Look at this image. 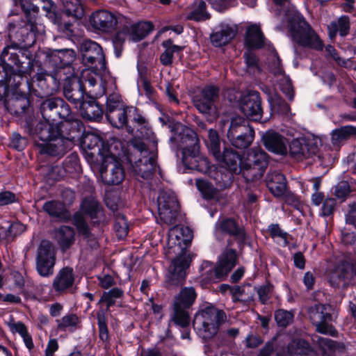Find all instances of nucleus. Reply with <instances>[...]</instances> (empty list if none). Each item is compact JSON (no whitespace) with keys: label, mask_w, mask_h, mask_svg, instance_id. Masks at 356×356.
<instances>
[{"label":"nucleus","mask_w":356,"mask_h":356,"mask_svg":"<svg viewBox=\"0 0 356 356\" xmlns=\"http://www.w3.org/2000/svg\"><path fill=\"white\" fill-rule=\"evenodd\" d=\"M74 58V51L69 49L49 53L47 63L52 70L47 73L40 69L33 78L32 83L27 81L29 89L40 97L53 95L58 90L60 81L67 78L66 70L70 69Z\"/></svg>","instance_id":"f257e3e1"},{"label":"nucleus","mask_w":356,"mask_h":356,"mask_svg":"<svg viewBox=\"0 0 356 356\" xmlns=\"http://www.w3.org/2000/svg\"><path fill=\"white\" fill-rule=\"evenodd\" d=\"M193 238L192 230L188 227H174L169 233L168 245L170 248H177L181 251L169 267V275L167 277L168 287L181 286L186 280V270L188 268L191 259L183 252Z\"/></svg>","instance_id":"f03ea898"},{"label":"nucleus","mask_w":356,"mask_h":356,"mask_svg":"<svg viewBox=\"0 0 356 356\" xmlns=\"http://www.w3.org/2000/svg\"><path fill=\"white\" fill-rule=\"evenodd\" d=\"M171 142L182 149V163L188 169L207 173L211 168L207 158L200 152L199 139L196 133L190 129H184L177 136L171 137Z\"/></svg>","instance_id":"7ed1b4c3"},{"label":"nucleus","mask_w":356,"mask_h":356,"mask_svg":"<svg viewBox=\"0 0 356 356\" xmlns=\"http://www.w3.org/2000/svg\"><path fill=\"white\" fill-rule=\"evenodd\" d=\"M227 323V316L223 310L209 305L195 315L193 326L204 339H209L216 335Z\"/></svg>","instance_id":"20e7f679"},{"label":"nucleus","mask_w":356,"mask_h":356,"mask_svg":"<svg viewBox=\"0 0 356 356\" xmlns=\"http://www.w3.org/2000/svg\"><path fill=\"white\" fill-rule=\"evenodd\" d=\"M134 152L129 157L134 172L144 179H151L157 168L156 153L146 147L143 142L132 143Z\"/></svg>","instance_id":"39448f33"},{"label":"nucleus","mask_w":356,"mask_h":356,"mask_svg":"<svg viewBox=\"0 0 356 356\" xmlns=\"http://www.w3.org/2000/svg\"><path fill=\"white\" fill-rule=\"evenodd\" d=\"M268 163V155L261 147L250 148L241 162L243 177L248 182L260 179L264 175Z\"/></svg>","instance_id":"423d86ee"},{"label":"nucleus","mask_w":356,"mask_h":356,"mask_svg":"<svg viewBox=\"0 0 356 356\" xmlns=\"http://www.w3.org/2000/svg\"><path fill=\"white\" fill-rule=\"evenodd\" d=\"M197 293L193 286H185L175 296L172 305L171 321L181 327H187L190 323L188 309L197 298Z\"/></svg>","instance_id":"0eeeda50"},{"label":"nucleus","mask_w":356,"mask_h":356,"mask_svg":"<svg viewBox=\"0 0 356 356\" xmlns=\"http://www.w3.org/2000/svg\"><path fill=\"white\" fill-rule=\"evenodd\" d=\"M296 18V22L291 24L293 40L300 46L316 51L322 50L323 43L311 26L302 17L297 15Z\"/></svg>","instance_id":"6e6552de"},{"label":"nucleus","mask_w":356,"mask_h":356,"mask_svg":"<svg viewBox=\"0 0 356 356\" xmlns=\"http://www.w3.org/2000/svg\"><path fill=\"white\" fill-rule=\"evenodd\" d=\"M227 136L232 146L245 149L253 142L255 133L245 118L238 116L232 119Z\"/></svg>","instance_id":"1a4fd4ad"},{"label":"nucleus","mask_w":356,"mask_h":356,"mask_svg":"<svg viewBox=\"0 0 356 356\" xmlns=\"http://www.w3.org/2000/svg\"><path fill=\"white\" fill-rule=\"evenodd\" d=\"M80 51L83 65L97 74L106 73L105 56L99 44L92 40H85L81 44Z\"/></svg>","instance_id":"9d476101"},{"label":"nucleus","mask_w":356,"mask_h":356,"mask_svg":"<svg viewBox=\"0 0 356 356\" xmlns=\"http://www.w3.org/2000/svg\"><path fill=\"white\" fill-rule=\"evenodd\" d=\"M329 282L334 287H345L356 284V261L348 259L339 261L330 270Z\"/></svg>","instance_id":"9b49d317"},{"label":"nucleus","mask_w":356,"mask_h":356,"mask_svg":"<svg viewBox=\"0 0 356 356\" xmlns=\"http://www.w3.org/2000/svg\"><path fill=\"white\" fill-rule=\"evenodd\" d=\"M18 49V45L13 44L7 45L5 47L1 54V60L13 74H17L19 77H22L23 74H30L33 70V61L31 57V54H26L22 53V55H25L28 59L26 66H24V62H22L19 58V55L17 53Z\"/></svg>","instance_id":"f8f14e48"},{"label":"nucleus","mask_w":356,"mask_h":356,"mask_svg":"<svg viewBox=\"0 0 356 356\" xmlns=\"http://www.w3.org/2000/svg\"><path fill=\"white\" fill-rule=\"evenodd\" d=\"M160 220L166 225L175 223L179 211V202L175 194L170 190H162L157 198Z\"/></svg>","instance_id":"ddd939ff"},{"label":"nucleus","mask_w":356,"mask_h":356,"mask_svg":"<svg viewBox=\"0 0 356 356\" xmlns=\"http://www.w3.org/2000/svg\"><path fill=\"white\" fill-rule=\"evenodd\" d=\"M99 169L103 182L108 185H118L124 179V171L117 158L111 153L102 155Z\"/></svg>","instance_id":"4468645a"},{"label":"nucleus","mask_w":356,"mask_h":356,"mask_svg":"<svg viewBox=\"0 0 356 356\" xmlns=\"http://www.w3.org/2000/svg\"><path fill=\"white\" fill-rule=\"evenodd\" d=\"M71 132L66 134V136L61 133L60 136H56L45 143H40L35 140V146L41 154H48L51 156H63L67 150L71 148L72 141L75 136Z\"/></svg>","instance_id":"2eb2a0df"},{"label":"nucleus","mask_w":356,"mask_h":356,"mask_svg":"<svg viewBox=\"0 0 356 356\" xmlns=\"http://www.w3.org/2000/svg\"><path fill=\"white\" fill-rule=\"evenodd\" d=\"M55 261V252L52 243L47 240L42 241L38 248L36 256V270L39 275L44 277L52 275Z\"/></svg>","instance_id":"dca6fc26"},{"label":"nucleus","mask_w":356,"mask_h":356,"mask_svg":"<svg viewBox=\"0 0 356 356\" xmlns=\"http://www.w3.org/2000/svg\"><path fill=\"white\" fill-rule=\"evenodd\" d=\"M308 313L309 319L316 327V331L323 334L336 336L337 331L329 323L332 321V316L327 307L323 304H317L311 307Z\"/></svg>","instance_id":"f3484780"},{"label":"nucleus","mask_w":356,"mask_h":356,"mask_svg":"<svg viewBox=\"0 0 356 356\" xmlns=\"http://www.w3.org/2000/svg\"><path fill=\"white\" fill-rule=\"evenodd\" d=\"M219 88L214 86H205L199 94L193 97V104L199 112L211 114L216 112L214 103L218 97Z\"/></svg>","instance_id":"a211bd4d"},{"label":"nucleus","mask_w":356,"mask_h":356,"mask_svg":"<svg viewBox=\"0 0 356 356\" xmlns=\"http://www.w3.org/2000/svg\"><path fill=\"white\" fill-rule=\"evenodd\" d=\"M240 108L241 112L250 120H260L263 109L259 93L255 90H250L243 95L240 100Z\"/></svg>","instance_id":"6ab92c4d"},{"label":"nucleus","mask_w":356,"mask_h":356,"mask_svg":"<svg viewBox=\"0 0 356 356\" xmlns=\"http://www.w3.org/2000/svg\"><path fill=\"white\" fill-rule=\"evenodd\" d=\"M121 15H115L106 10H99L93 13L90 22L92 26L104 33H109L115 29L119 22H121Z\"/></svg>","instance_id":"aec40b11"},{"label":"nucleus","mask_w":356,"mask_h":356,"mask_svg":"<svg viewBox=\"0 0 356 356\" xmlns=\"http://www.w3.org/2000/svg\"><path fill=\"white\" fill-rule=\"evenodd\" d=\"M216 228L218 232L233 236L240 249H242L248 243V236L245 229L240 227L233 218H225L219 220L216 225Z\"/></svg>","instance_id":"412c9836"},{"label":"nucleus","mask_w":356,"mask_h":356,"mask_svg":"<svg viewBox=\"0 0 356 356\" xmlns=\"http://www.w3.org/2000/svg\"><path fill=\"white\" fill-rule=\"evenodd\" d=\"M70 73V69L66 70V81L63 87V93L65 98L74 104L76 107L80 106L86 99H84V86L81 79L77 78L70 79L67 74Z\"/></svg>","instance_id":"4be33fe9"},{"label":"nucleus","mask_w":356,"mask_h":356,"mask_svg":"<svg viewBox=\"0 0 356 356\" xmlns=\"http://www.w3.org/2000/svg\"><path fill=\"white\" fill-rule=\"evenodd\" d=\"M86 154L92 161L102 159V155L110 153L109 150L104 147L102 138L95 134L88 133L85 135L81 144Z\"/></svg>","instance_id":"5701e85b"},{"label":"nucleus","mask_w":356,"mask_h":356,"mask_svg":"<svg viewBox=\"0 0 356 356\" xmlns=\"http://www.w3.org/2000/svg\"><path fill=\"white\" fill-rule=\"evenodd\" d=\"M56 118L65 120L64 122L58 124L64 131L68 130L71 134L80 133L83 130V124L82 122L74 118L71 113L70 106L62 99V104H59V108L56 113Z\"/></svg>","instance_id":"b1692460"},{"label":"nucleus","mask_w":356,"mask_h":356,"mask_svg":"<svg viewBox=\"0 0 356 356\" xmlns=\"http://www.w3.org/2000/svg\"><path fill=\"white\" fill-rule=\"evenodd\" d=\"M80 210L88 216L94 225L105 220L104 209L100 202L93 196L86 197L80 204Z\"/></svg>","instance_id":"393cba45"},{"label":"nucleus","mask_w":356,"mask_h":356,"mask_svg":"<svg viewBox=\"0 0 356 356\" xmlns=\"http://www.w3.org/2000/svg\"><path fill=\"white\" fill-rule=\"evenodd\" d=\"M75 281V275L73 268L64 267L60 269L52 282V288L59 295L67 293L70 291Z\"/></svg>","instance_id":"a878e982"},{"label":"nucleus","mask_w":356,"mask_h":356,"mask_svg":"<svg viewBox=\"0 0 356 356\" xmlns=\"http://www.w3.org/2000/svg\"><path fill=\"white\" fill-rule=\"evenodd\" d=\"M213 156L222 168L233 173L241 172V162L243 160H241L239 154L236 151L231 148H226L222 154H220L219 151Z\"/></svg>","instance_id":"bb28decb"},{"label":"nucleus","mask_w":356,"mask_h":356,"mask_svg":"<svg viewBox=\"0 0 356 356\" xmlns=\"http://www.w3.org/2000/svg\"><path fill=\"white\" fill-rule=\"evenodd\" d=\"M65 131L60 126L53 121L45 120L40 122L35 129V141L45 143L56 136H58Z\"/></svg>","instance_id":"cd10ccee"},{"label":"nucleus","mask_w":356,"mask_h":356,"mask_svg":"<svg viewBox=\"0 0 356 356\" xmlns=\"http://www.w3.org/2000/svg\"><path fill=\"white\" fill-rule=\"evenodd\" d=\"M236 251L232 248H226L221 254L218 264L215 268L214 272L217 279H222L227 276L236 264Z\"/></svg>","instance_id":"c85d7f7f"},{"label":"nucleus","mask_w":356,"mask_h":356,"mask_svg":"<svg viewBox=\"0 0 356 356\" xmlns=\"http://www.w3.org/2000/svg\"><path fill=\"white\" fill-rule=\"evenodd\" d=\"M121 22H125L126 29L129 33V38L133 41H139L148 35L154 29V26L149 22L133 23L129 19L120 17Z\"/></svg>","instance_id":"c756f323"},{"label":"nucleus","mask_w":356,"mask_h":356,"mask_svg":"<svg viewBox=\"0 0 356 356\" xmlns=\"http://www.w3.org/2000/svg\"><path fill=\"white\" fill-rule=\"evenodd\" d=\"M79 107L81 116L90 121L99 120L102 118L103 110L95 99L87 96Z\"/></svg>","instance_id":"7c9ffc66"},{"label":"nucleus","mask_w":356,"mask_h":356,"mask_svg":"<svg viewBox=\"0 0 356 356\" xmlns=\"http://www.w3.org/2000/svg\"><path fill=\"white\" fill-rule=\"evenodd\" d=\"M264 143L269 152L281 155H285L287 153L286 138L277 133H266L264 137Z\"/></svg>","instance_id":"2f4dec72"},{"label":"nucleus","mask_w":356,"mask_h":356,"mask_svg":"<svg viewBox=\"0 0 356 356\" xmlns=\"http://www.w3.org/2000/svg\"><path fill=\"white\" fill-rule=\"evenodd\" d=\"M131 106H125L120 110H115L109 113H106V117L109 122L115 128L122 129L126 127L129 133L133 134L134 128L127 124Z\"/></svg>","instance_id":"473e14b6"},{"label":"nucleus","mask_w":356,"mask_h":356,"mask_svg":"<svg viewBox=\"0 0 356 356\" xmlns=\"http://www.w3.org/2000/svg\"><path fill=\"white\" fill-rule=\"evenodd\" d=\"M129 117L132 118V122L135 124V127L139 131L143 138H151L154 135L149 121L146 118L139 113L137 108L131 106Z\"/></svg>","instance_id":"72a5a7b5"},{"label":"nucleus","mask_w":356,"mask_h":356,"mask_svg":"<svg viewBox=\"0 0 356 356\" xmlns=\"http://www.w3.org/2000/svg\"><path fill=\"white\" fill-rule=\"evenodd\" d=\"M266 185L274 196L281 197L286 188L285 177L278 172L268 173L266 176Z\"/></svg>","instance_id":"f704fd0d"},{"label":"nucleus","mask_w":356,"mask_h":356,"mask_svg":"<svg viewBox=\"0 0 356 356\" xmlns=\"http://www.w3.org/2000/svg\"><path fill=\"white\" fill-rule=\"evenodd\" d=\"M235 28L229 25H221L218 30L213 33L211 42L215 47H222L229 43L236 35Z\"/></svg>","instance_id":"c9c22d12"},{"label":"nucleus","mask_w":356,"mask_h":356,"mask_svg":"<svg viewBox=\"0 0 356 356\" xmlns=\"http://www.w3.org/2000/svg\"><path fill=\"white\" fill-rule=\"evenodd\" d=\"M72 220L73 224L76 227L79 234L81 235L84 238L88 239V242H90V245L92 248H95L97 245V241L91 234L89 225L81 212H76L73 215Z\"/></svg>","instance_id":"e433bc0d"},{"label":"nucleus","mask_w":356,"mask_h":356,"mask_svg":"<svg viewBox=\"0 0 356 356\" xmlns=\"http://www.w3.org/2000/svg\"><path fill=\"white\" fill-rule=\"evenodd\" d=\"M56 238L63 251L69 249L75 241V232L70 226H60L55 232Z\"/></svg>","instance_id":"4c0bfd02"},{"label":"nucleus","mask_w":356,"mask_h":356,"mask_svg":"<svg viewBox=\"0 0 356 356\" xmlns=\"http://www.w3.org/2000/svg\"><path fill=\"white\" fill-rule=\"evenodd\" d=\"M245 44L250 49H260L264 45V36L261 29L257 25H252L247 29L245 39Z\"/></svg>","instance_id":"58836bf2"},{"label":"nucleus","mask_w":356,"mask_h":356,"mask_svg":"<svg viewBox=\"0 0 356 356\" xmlns=\"http://www.w3.org/2000/svg\"><path fill=\"white\" fill-rule=\"evenodd\" d=\"M62 104V99L52 98L44 101L40 106L41 114L45 120L56 121V113Z\"/></svg>","instance_id":"ea45409f"},{"label":"nucleus","mask_w":356,"mask_h":356,"mask_svg":"<svg viewBox=\"0 0 356 356\" xmlns=\"http://www.w3.org/2000/svg\"><path fill=\"white\" fill-rule=\"evenodd\" d=\"M42 209L51 217L60 220H65L69 218L67 210L60 202L55 200L47 202L44 204Z\"/></svg>","instance_id":"a19ab883"},{"label":"nucleus","mask_w":356,"mask_h":356,"mask_svg":"<svg viewBox=\"0 0 356 356\" xmlns=\"http://www.w3.org/2000/svg\"><path fill=\"white\" fill-rule=\"evenodd\" d=\"M161 44L165 51L160 56V61L163 65H170L172 63L174 54L181 52L183 47L174 44L171 39L163 41Z\"/></svg>","instance_id":"79ce46f5"},{"label":"nucleus","mask_w":356,"mask_h":356,"mask_svg":"<svg viewBox=\"0 0 356 356\" xmlns=\"http://www.w3.org/2000/svg\"><path fill=\"white\" fill-rule=\"evenodd\" d=\"M120 30L116 33L113 38V44L115 50V54L117 57L121 56L123 44L125 42L127 37H129V33L127 29H126L125 22H119Z\"/></svg>","instance_id":"37998d69"},{"label":"nucleus","mask_w":356,"mask_h":356,"mask_svg":"<svg viewBox=\"0 0 356 356\" xmlns=\"http://www.w3.org/2000/svg\"><path fill=\"white\" fill-rule=\"evenodd\" d=\"M63 13L74 20L83 16V8L79 0H66L64 3Z\"/></svg>","instance_id":"c03bdc74"},{"label":"nucleus","mask_w":356,"mask_h":356,"mask_svg":"<svg viewBox=\"0 0 356 356\" xmlns=\"http://www.w3.org/2000/svg\"><path fill=\"white\" fill-rule=\"evenodd\" d=\"M56 327L60 331H74L80 323L79 317L74 314H67L61 318L56 319Z\"/></svg>","instance_id":"a18cd8bd"},{"label":"nucleus","mask_w":356,"mask_h":356,"mask_svg":"<svg viewBox=\"0 0 356 356\" xmlns=\"http://www.w3.org/2000/svg\"><path fill=\"white\" fill-rule=\"evenodd\" d=\"M318 342L323 352L327 355H331L336 352H343L344 350L343 343L326 337H320Z\"/></svg>","instance_id":"49530a36"},{"label":"nucleus","mask_w":356,"mask_h":356,"mask_svg":"<svg viewBox=\"0 0 356 356\" xmlns=\"http://www.w3.org/2000/svg\"><path fill=\"white\" fill-rule=\"evenodd\" d=\"M353 135H356V127L350 125L341 127V128L332 131V143L334 145H339Z\"/></svg>","instance_id":"de8ad7c7"},{"label":"nucleus","mask_w":356,"mask_h":356,"mask_svg":"<svg viewBox=\"0 0 356 356\" xmlns=\"http://www.w3.org/2000/svg\"><path fill=\"white\" fill-rule=\"evenodd\" d=\"M188 18L195 21L207 20L209 19L210 15L206 10L205 2L202 0L195 2L191 8Z\"/></svg>","instance_id":"09e8293b"},{"label":"nucleus","mask_w":356,"mask_h":356,"mask_svg":"<svg viewBox=\"0 0 356 356\" xmlns=\"http://www.w3.org/2000/svg\"><path fill=\"white\" fill-rule=\"evenodd\" d=\"M291 355H307L311 351V347L307 341L303 339H293L287 347Z\"/></svg>","instance_id":"8fccbe9b"},{"label":"nucleus","mask_w":356,"mask_h":356,"mask_svg":"<svg viewBox=\"0 0 356 356\" xmlns=\"http://www.w3.org/2000/svg\"><path fill=\"white\" fill-rule=\"evenodd\" d=\"M289 153L298 160L309 158L311 155L307 145H302L299 140H293L289 145Z\"/></svg>","instance_id":"3c124183"},{"label":"nucleus","mask_w":356,"mask_h":356,"mask_svg":"<svg viewBox=\"0 0 356 356\" xmlns=\"http://www.w3.org/2000/svg\"><path fill=\"white\" fill-rule=\"evenodd\" d=\"M99 338L104 343H108L110 334L107 326V318L104 312H99L97 314Z\"/></svg>","instance_id":"603ef678"},{"label":"nucleus","mask_w":356,"mask_h":356,"mask_svg":"<svg viewBox=\"0 0 356 356\" xmlns=\"http://www.w3.org/2000/svg\"><path fill=\"white\" fill-rule=\"evenodd\" d=\"M115 220L114 224V229L118 238L126 237L129 232V225L125 216L117 212L115 213Z\"/></svg>","instance_id":"864d4df0"},{"label":"nucleus","mask_w":356,"mask_h":356,"mask_svg":"<svg viewBox=\"0 0 356 356\" xmlns=\"http://www.w3.org/2000/svg\"><path fill=\"white\" fill-rule=\"evenodd\" d=\"M268 232L271 238L276 240L277 243L282 241L281 245L286 247L289 244L288 233L284 232L279 226L278 224H271L268 227Z\"/></svg>","instance_id":"5fc2aeb1"},{"label":"nucleus","mask_w":356,"mask_h":356,"mask_svg":"<svg viewBox=\"0 0 356 356\" xmlns=\"http://www.w3.org/2000/svg\"><path fill=\"white\" fill-rule=\"evenodd\" d=\"M196 186L204 199H213L216 195V188L207 180L197 179Z\"/></svg>","instance_id":"6e6d98bb"},{"label":"nucleus","mask_w":356,"mask_h":356,"mask_svg":"<svg viewBox=\"0 0 356 356\" xmlns=\"http://www.w3.org/2000/svg\"><path fill=\"white\" fill-rule=\"evenodd\" d=\"M123 296L124 291L121 289L114 287L108 291L103 293L100 302H106L108 309L115 305L116 299L121 298Z\"/></svg>","instance_id":"4d7b16f0"},{"label":"nucleus","mask_w":356,"mask_h":356,"mask_svg":"<svg viewBox=\"0 0 356 356\" xmlns=\"http://www.w3.org/2000/svg\"><path fill=\"white\" fill-rule=\"evenodd\" d=\"M274 316L277 325L282 327H286L290 325L294 318V314L292 312L282 309L276 310Z\"/></svg>","instance_id":"13d9d810"},{"label":"nucleus","mask_w":356,"mask_h":356,"mask_svg":"<svg viewBox=\"0 0 356 356\" xmlns=\"http://www.w3.org/2000/svg\"><path fill=\"white\" fill-rule=\"evenodd\" d=\"M29 102L27 98L23 97L20 98H15L11 100L8 106L11 112L16 115H20L26 112L28 108Z\"/></svg>","instance_id":"bf43d9fd"},{"label":"nucleus","mask_w":356,"mask_h":356,"mask_svg":"<svg viewBox=\"0 0 356 356\" xmlns=\"http://www.w3.org/2000/svg\"><path fill=\"white\" fill-rule=\"evenodd\" d=\"M125 106L123 105L121 96L118 93L113 92L107 97L105 114L115 111V110H120Z\"/></svg>","instance_id":"052dcab7"},{"label":"nucleus","mask_w":356,"mask_h":356,"mask_svg":"<svg viewBox=\"0 0 356 356\" xmlns=\"http://www.w3.org/2000/svg\"><path fill=\"white\" fill-rule=\"evenodd\" d=\"M350 28L349 19L348 17H342L339 21L338 24L334 22L330 24V31L333 29V34L335 35L337 31H339V33L342 36L347 35Z\"/></svg>","instance_id":"680f3d73"},{"label":"nucleus","mask_w":356,"mask_h":356,"mask_svg":"<svg viewBox=\"0 0 356 356\" xmlns=\"http://www.w3.org/2000/svg\"><path fill=\"white\" fill-rule=\"evenodd\" d=\"M273 286L267 283L263 286H261L257 289V294L259 296V299L262 304H266L267 302L271 297V294L273 293Z\"/></svg>","instance_id":"e2e57ef3"},{"label":"nucleus","mask_w":356,"mask_h":356,"mask_svg":"<svg viewBox=\"0 0 356 356\" xmlns=\"http://www.w3.org/2000/svg\"><path fill=\"white\" fill-rule=\"evenodd\" d=\"M209 148L213 155L216 154L220 151V141L218 134L216 131L210 129L209 131Z\"/></svg>","instance_id":"0e129e2a"},{"label":"nucleus","mask_w":356,"mask_h":356,"mask_svg":"<svg viewBox=\"0 0 356 356\" xmlns=\"http://www.w3.org/2000/svg\"><path fill=\"white\" fill-rule=\"evenodd\" d=\"M250 286H237L234 289L235 295L238 296V299L241 301H250L253 300V293L248 292Z\"/></svg>","instance_id":"69168bd1"},{"label":"nucleus","mask_w":356,"mask_h":356,"mask_svg":"<svg viewBox=\"0 0 356 356\" xmlns=\"http://www.w3.org/2000/svg\"><path fill=\"white\" fill-rule=\"evenodd\" d=\"M17 202L16 195L9 191L0 192V206H6Z\"/></svg>","instance_id":"338daca9"},{"label":"nucleus","mask_w":356,"mask_h":356,"mask_svg":"<svg viewBox=\"0 0 356 356\" xmlns=\"http://www.w3.org/2000/svg\"><path fill=\"white\" fill-rule=\"evenodd\" d=\"M9 70L3 64H0V86L8 87L13 86Z\"/></svg>","instance_id":"774afa93"}]
</instances>
